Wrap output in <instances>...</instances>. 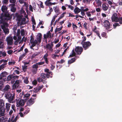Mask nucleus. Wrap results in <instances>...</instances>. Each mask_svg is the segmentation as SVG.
<instances>
[{"mask_svg":"<svg viewBox=\"0 0 122 122\" xmlns=\"http://www.w3.org/2000/svg\"><path fill=\"white\" fill-rule=\"evenodd\" d=\"M89 10L88 8L85 7H81L80 9L77 7L75 8L74 10V12L75 14H78L81 11V14L82 16H84L85 15V12Z\"/></svg>","mask_w":122,"mask_h":122,"instance_id":"1","label":"nucleus"},{"mask_svg":"<svg viewBox=\"0 0 122 122\" xmlns=\"http://www.w3.org/2000/svg\"><path fill=\"white\" fill-rule=\"evenodd\" d=\"M111 19L112 22H119L120 23L122 24V17L119 18L116 13H114Z\"/></svg>","mask_w":122,"mask_h":122,"instance_id":"2","label":"nucleus"},{"mask_svg":"<svg viewBox=\"0 0 122 122\" xmlns=\"http://www.w3.org/2000/svg\"><path fill=\"white\" fill-rule=\"evenodd\" d=\"M21 14L22 15L21 16L19 15L18 13H16L15 14V16L17 18L18 20L19 21L21 20V19L22 18V16H25L26 14V13L25 11L24 10L23 8L22 7L20 10Z\"/></svg>","mask_w":122,"mask_h":122,"instance_id":"3","label":"nucleus"},{"mask_svg":"<svg viewBox=\"0 0 122 122\" xmlns=\"http://www.w3.org/2000/svg\"><path fill=\"white\" fill-rule=\"evenodd\" d=\"M11 18L10 15L8 13H6L4 15L1 14V15L0 18L1 20H9L11 19Z\"/></svg>","mask_w":122,"mask_h":122,"instance_id":"4","label":"nucleus"},{"mask_svg":"<svg viewBox=\"0 0 122 122\" xmlns=\"http://www.w3.org/2000/svg\"><path fill=\"white\" fill-rule=\"evenodd\" d=\"M81 43L85 50L89 46L91 45L90 42L88 41L84 42V41H82Z\"/></svg>","mask_w":122,"mask_h":122,"instance_id":"5","label":"nucleus"},{"mask_svg":"<svg viewBox=\"0 0 122 122\" xmlns=\"http://www.w3.org/2000/svg\"><path fill=\"white\" fill-rule=\"evenodd\" d=\"M7 41V44L11 45H12L13 43V39L12 37L9 36L7 37L6 39Z\"/></svg>","mask_w":122,"mask_h":122,"instance_id":"6","label":"nucleus"},{"mask_svg":"<svg viewBox=\"0 0 122 122\" xmlns=\"http://www.w3.org/2000/svg\"><path fill=\"white\" fill-rule=\"evenodd\" d=\"M20 32H21V35L22 36H24L25 34V31L24 29H21L20 30L19 29L17 30L16 34L17 36H18L20 35Z\"/></svg>","mask_w":122,"mask_h":122,"instance_id":"7","label":"nucleus"},{"mask_svg":"<svg viewBox=\"0 0 122 122\" xmlns=\"http://www.w3.org/2000/svg\"><path fill=\"white\" fill-rule=\"evenodd\" d=\"M7 75V73L5 71L2 72L0 74V81L1 83L3 82L2 81V77H5Z\"/></svg>","mask_w":122,"mask_h":122,"instance_id":"8","label":"nucleus"},{"mask_svg":"<svg viewBox=\"0 0 122 122\" xmlns=\"http://www.w3.org/2000/svg\"><path fill=\"white\" fill-rule=\"evenodd\" d=\"M75 50L77 54H80L82 51V49L81 47H76L75 48Z\"/></svg>","mask_w":122,"mask_h":122,"instance_id":"9","label":"nucleus"},{"mask_svg":"<svg viewBox=\"0 0 122 122\" xmlns=\"http://www.w3.org/2000/svg\"><path fill=\"white\" fill-rule=\"evenodd\" d=\"M42 39V35L40 33H38L36 36V40L37 41V43H40Z\"/></svg>","mask_w":122,"mask_h":122,"instance_id":"10","label":"nucleus"},{"mask_svg":"<svg viewBox=\"0 0 122 122\" xmlns=\"http://www.w3.org/2000/svg\"><path fill=\"white\" fill-rule=\"evenodd\" d=\"M24 104V102L23 100L21 99L19 101L17 102H16V106L19 107L20 106H23Z\"/></svg>","mask_w":122,"mask_h":122,"instance_id":"11","label":"nucleus"},{"mask_svg":"<svg viewBox=\"0 0 122 122\" xmlns=\"http://www.w3.org/2000/svg\"><path fill=\"white\" fill-rule=\"evenodd\" d=\"M30 41L31 43L32 44V46L33 47L35 46L37 44V41L35 40L34 41V38L32 36H31Z\"/></svg>","mask_w":122,"mask_h":122,"instance_id":"12","label":"nucleus"},{"mask_svg":"<svg viewBox=\"0 0 122 122\" xmlns=\"http://www.w3.org/2000/svg\"><path fill=\"white\" fill-rule=\"evenodd\" d=\"M104 26L106 27L107 29L109 28L110 25V24L109 21L107 20H105L104 22Z\"/></svg>","mask_w":122,"mask_h":122,"instance_id":"13","label":"nucleus"},{"mask_svg":"<svg viewBox=\"0 0 122 122\" xmlns=\"http://www.w3.org/2000/svg\"><path fill=\"white\" fill-rule=\"evenodd\" d=\"M9 7H10V10L11 11L14 12L16 10V8L15 7V4H10Z\"/></svg>","mask_w":122,"mask_h":122,"instance_id":"14","label":"nucleus"},{"mask_svg":"<svg viewBox=\"0 0 122 122\" xmlns=\"http://www.w3.org/2000/svg\"><path fill=\"white\" fill-rule=\"evenodd\" d=\"M19 81L18 80H16L15 83L13 85V89H15L17 87L19 83Z\"/></svg>","mask_w":122,"mask_h":122,"instance_id":"15","label":"nucleus"},{"mask_svg":"<svg viewBox=\"0 0 122 122\" xmlns=\"http://www.w3.org/2000/svg\"><path fill=\"white\" fill-rule=\"evenodd\" d=\"M1 28L5 34H7L9 33V30L8 29L6 28L4 25H1Z\"/></svg>","mask_w":122,"mask_h":122,"instance_id":"16","label":"nucleus"},{"mask_svg":"<svg viewBox=\"0 0 122 122\" xmlns=\"http://www.w3.org/2000/svg\"><path fill=\"white\" fill-rule=\"evenodd\" d=\"M108 5L106 3L103 4L102 5V7L104 11H106L108 8Z\"/></svg>","mask_w":122,"mask_h":122,"instance_id":"17","label":"nucleus"},{"mask_svg":"<svg viewBox=\"0 0 122 122\" xmlns=\"http://www.w3.org/2000/svg\"><path fill=\"white\" fill-rule=\"evenodd\" d=\"M52 36H51V34L50 32H49L46 34L44 35V37L45 38H51Z\"/></svg>","mask_w":122,"mask_h":122,"instance_id":"18","label":"nucleus"},{"mask_svg":"<svg viewBox=\"0 0 122 122\" xmlns=\"http://www.w3.org/2000/svg\"><path fill=\"white\" fill-rule=\"evenodd\" d=\"M5 109L4 108H0V116H4L5 114Z\"/></svg>","mask_w":122,"mask_h":122,"instance_id":"19","label":"nucleus"},{"mask_svg":"<svg viewBox=\"0 0 122 122\" xmlns=\"http://www.w3.org/2000/svg\"><path fill=\"white\" fill-rule=\"evenodd\" d=\"M49 75H48V73L46 74L43 73L41 74V76L42 79H46V77L48 78L49 77Z\"/></svg>","mask_w":122,"mask_h":122,"instance_id":"20","label":"nucleus"},{"mask_svg":"<svg viewBox=\"0 0 122 122\" xmlns=\"http://www.w3.org/2000/svg\"><path fill=\"white\" fill-rule=\"evenodd\" d=\"M34 99L30 98L27 102V105L30 106L34 103Z\"/></svg>","mask_w":122,"mask_h":122,"instance_id":"21","label":"nucleus"},{"mask_svg":"<svg viewBox=\"0 0 122 122\" xmlns=\"http://www.w3.org/2000/svg\"><path fill=\"white\" fill-rule=\"evenodd\" d=\"M95 1L98 6H101L102 4V1L100 0H95Z\"/></svg>","mask_w":122,"mask_h":122,"instance_id":"22","label":"nucleus"},{"mask_svg":"<svg viewBox=\"0 0 122 122\" xmlns=\"http://www.w3.org/2000/svg\"><path fill=\"white\" fill-rule=\"evenodd\" d=\"M7 8L6 6L3 5L1 7V10L3 12H6L7 11Z\"/></svg>","mask_w":122,"mask_h":122,"instance_id":"23","label":"nucleus"},{"mask_svg":"<svg viewBox=\"0 0 122 122\" xmlns=\"http://www.w3.org/2000/svg\"><path fill=\"white\" fill-rule=\"evenodd\" d=\"M30 95L29 94H26L25 95L24 97V99L25 100L28 99L29 98Z\"/></svg>","mask_w":122,"mask_h":122,"instance_id":"24","label":"nucleus"},{"mask_svg":"<svg viewBox=\"0 0 122 122\" xmlns=\"http://www.w3.org/2000/svg\"><path fill=\"white\" fill-rule=\"evenodd\" d=\"M48 55L47 53L46 54L43 56V58H44V60H45L46 63H48V61L47 60V57L48 56Z\"/></svg>","mask_w":122,"mask_h":122,"instance_id":"25","label":"nucleus"},{"mask_svg":"<svg viewBox=\"0 0 122 122\" xmlns=\"http://www.w3.org/2000/svg\"><path fill=\"white\" fill-rule=\"evenodd\" d=\"M11 105V104L7 103L6 104V108L7 110V111L8 112L10 110V107Z\"/></svg>","mask_w":122,"mask_h":122,"instance_id":"26","label":"nucleus"},{"mask_svg":"<svg viewBox=\"0 0 122 122\" xmlns=\"http://www.w3.org/2000/svg\"><path fill=\"white\" fill-rule=\"evenodd\" d=\"M4 106L3 101L1 99L0 100V108H4L3 107Z\"/></svg>","mask_w":122,"mask_h":122,"instance_id":"27","label":"nucleus"},{"mask_svg":"<svg viewBox=\"0 0 122 122\" xmlns=\"http://www.w3.org/2000/svg\"><path fill=\"white\" fill-rule=\"evenodd\" d=\"M52 46L50 45L49 44H48L46 45V47L50 51H53V49H52Z\"/></svg>","mask_w":122,"mask_h":122,"instance_id":"28","label":"nucleus"},{"mask_svg":"<svg viewBox=\"0 0 122 122\" xmlns=\"http://www.w3.org/2000/svg\"><path fill=\"white\" fill-rule=\"evenodd\" d=\"M24 47V46H23L20 48V49L19 50H17L16 51H14V52H15V53H17L21 51H22Z\"/></svg>","mask_w":122,"mask_h":122,"instance_id":"29","label":"nucleus"},{"mask_svg":"<svg viewBox=\"0 0 122 122\" xmlns=\"http://www.w3.org/2000/svg\"><path fill=\"white\" fill-rule=\"evenodd\" d=\"M53 9L55 10V12L56 13H58L59 11V8L57 6H55L53 7Z\"/></svg>","mask_w":122,"mask_h":122,"instance_id":"30","label":"nucleus"},{"mask_svg":"<svg viewBox=\"0 0 122 122\" xmlns=\"http://www.w3.org/2000/svg\"><path fill=\"white\" fill-rule=\"evenodd\" d=\"M57 15H54L52 19V20L51 23V25H52L54 21L55 20V19L56 17H57Z\"/></svg>","mask_w":122,"mask_h":122,"instance_id":"31","label":"nucleus"},{"mask_svg":"<svg viewBox=\"0 0 122 122\" xmlns=\"http://www.w3.org/2000/svg\"><path fill=\"white\" fill-rule=\"evenodd\" d=\"M8 61L7 60H4V59H2L0 61V62L1 63L3 62L4 63L2 64H5V65H6L7 64V62Z\"/></svg>","mask_w":122,"mask_h":122,"instance_id":"32","label":"nucleus"},{"mask_svg":"<svg viewBox=\"0 0 122 122\" xmlns=\"http://www.w3.org/2000/svg\"><path fill=\"white\" fill-rule=\"evenodd\" d=\"M15 63V61H9L8 64L10 65H14Z\"/></svg>","mask_w":122,"mask_h":122,"instance_id":"33","label":"nucleus"},{"mask_svg":"<svg viewBox=\"0 0 122 122\" xmlns=\"http://www.w3.org/2000/svg\"><path fill=\"white\" fill-rule=\"evenodd\" d=\"M50 1L49 0H46L45 2V4L46 5H51V2H50Z\"/></svg>","mask_w":122,"mask_h":122,"instance_id":"34","label":"nucleus"},{"mask_svg":"<svg viewBox=\"0 0 122 122\" xmlns=\"http://www.w3.org/2000/svg\"><path fill=\"white\" fill-rule=\"evenodd\" d=\"M59 56V55H57L56 54H54L52 55L51 56L52 58L53 59H56V57H58Z\"/></svg>","mask_w":122,"mask_h":122,"instance_id":"35","label":"nucleus"},{"mask_svg":"<svg viewBox=\"0 0 122 122\" xmlns=\"http://www.w3.org/2000/svg\"><path fill=\"white\" fill-rule=\"evenodd\" d=\"M76 53L74 52L73 50L71 52V53L70 55V56L72 57L75 56V55Z\"/></svg>","mask_w":122,"mask_h":122,"instance_id":"36","label":"nucleus"},{"mask_svg":"<svg viewBox=\"0 0 122 122\" xmlns=\"http://www.w3.org/2000/svg\"><path fill=\"white\" fill-rule=\"evenodd\" d=\"M14 117H12L11 119V121H12V122H15L17 121V118L16 117H15L14 118V119L13 120L14 118Z\"/></svg>","mask_w":122,"mask_h":122,"instance_id":"37","label":"nucleus"},{"mask_svg":"<svg viewBox=\"0 0 122 122\" xmlns=\"http://www.w3.org/2000/svg\"><path fill=\"white\" fill-rule=\"evenodd\" d=\"M75 60L74 58H72L71 60L68 61V63L70 64H71L74 62L75 61Z\"/></svg>","mask_w":122,"mask_h":122,"instance_id":"38","label":"nucleus"},{"mask_svg":"<svg viewBox=\"0 0 122 122\" xmlns=\"http://www.w3.org/2000/svg\"><path fill=\"white\" fill-rule=\"evenodd\" d=\"M23 70L24 71H25L27 68V66L25 65L22 66Z\"/></svg>","mask_w":122,"mask_h":122,"instance_id":"39","label":"nucleus"},{"mask_svg":"<svg viewBox=\"0 0 122 122\" xmlns=\"http://www.w3.org/2000/svg\"><path fill=\"white\" fill-rule=\"evenodd\" d=\"M24 82L26 84H27L29 81H28V79L27 77H24Z\"/></svg>","mask_w":122,"mask_h":122,"instance_id":"40","label":"nucleus"},{"mask_svg":"<svg viewBox=\"0 0 122 122\" xmlns=\"http://www.w3.org/2000/svg\"><path fill=\"white\" fill-rule=\"evenodd\" d=\"M34 92H37L40 90V87H39L38 88L36 87L34 88Z\"/></svg>","mask_w":122,"mask_h":122,"instance_id":"41","label":"nucleus"},{"mask_svg":"<svg viewBox=\"0 0 122 122\" xmlns=\"http://www.w3.org/2000/svg\"><path fill=\"white\" fill-rule=\"evenodd\" d=\"M32 71L33 74H35L36 73L37 71V69L36 68H33Z\"/></svg>","mask_w":122,"mask_h":122,"instance_id":"42","label":"nucleus"},{"mask_svg":"<svg viewBox=\"0 0 122 122\" xmlns=\"http://www.w3.org/2000/svg\"><path fill=\"white\" fill-rule=\"evenodd\" d=\"M10 88V86H9L7 85H6L5 88V90L6 91H8L9 89Z\"/></svg>","mask_w":122,"mask_h":122,"instance_id":"43","label":"nucleus"},{"mask_svg":"<svg viewBox=\"0 0 122 122\" xmlns=\"http://www.w3.org/2000/svg\"><path fill=\"white\" fill-rule=\"evenodd\" d=\"M25 54L24 53L22 55H21L19 57V59L20 60L23 57H24Z\"/></svg>","mask_w":122,"mask_h":122,"instance_id":"44","label":"nucleus"},{"mask_svg":"<svg viewBox=\"0 0 122 122\" xmlns=\"http://www.w3.org/2000/svg\"><path fill=\"white\" fill-rule=\"evenodd\" d=\"M13 77V76L12 75H9L7 77V79L8 80H10Z\"/></svg>","mask_w":122,"mask_h":122,"instance_id":"45","label":"nucleus"},{"mask_svg":"<svg viewBox=\"0 0 122 122\" xmlns=\"http://www.w3.org/2000/svg\"><path fill=\"white\" fill-rule=\"evenodd\" d=\"M4 47L3 43L2 42H0V48H3Z\"/></svg>","mask_w":122,"mask_h":122,"instance_id":"46","label":"nucleus"},{"mask_svg":"<svg viewBox=\"0 0 122 122\" xmlns=\"http://www.w3.org/2000/svg\"><path fill=\"white\" fill-rule=\"evenodd\" d=\"M38 65L37 64V63H36V64L34 65L33 66V68H36L37 69V68L38 67Z\"/></svg>","mask_w":122,"mask_h":122,"instance_id":"47","label":"nucleus"},{"mask_svg":"<svg viewBox=\"0 0 122 122\" xmlns=\"http://www.w3.org/2000/svg\"><path fill=\"white\" fill-rule=\"evenodd\" d=\"M86 12V14L87 16L88 17H91V13L90 12L88 11Z\"/></svg>","mask_w":122,"mask_h":122,"instance_id":"48","label":"nucleus"},{"mask_svg":"<svg viewBox=\"0 0 122 122\" xmlns=\"http://www.w3.org/2000/svg\"><path fill=\"white\" fill-rule=\"evenodd\" d=\"M62 27H61L59 28H57L55 30V32H57L61 30L62 29Z\"/></svg>","mask_w":122,"mask_h":122,"instance_id":"49","label":"nucleus"},{"mask_svg":"<svg viewBox=\"0 0 122 122\" xmlns=\"http://www.w3.org/2000/svg\"><path fill=\"white\" fill-rule=\"evenodd\" d=\"M45 72H47V73L46 74L48 73V75H49L51 73V72H49V70L48 69H46L45 70Z\"/></svg>","mask_w":122,"mask_h":122,"instance_id":"50","label":"nucleus"},{"mask_svg":"<svg viewBox=\"0 0 122 122\" xmlns=\"http://www.w3.org/2000/svg\"><path fill=\"white\" fill-rule=\"evenodd\" d=\"M67 5L68 6V8L72 10H73L74 7L70 5Z\"/></svg>","mask_w":122,"mask_h":122,"instance_id":"51","label":"nucleus"},{"mask_svg":"<svg viewBox=\"0 0 122 122\" xmlns=\"http://www.w3.org/2000/svg\"><path fill=\"white\" fill-rule=\"evenodd\" d=\"M5 64H2L0 66V71L3 68L5 67Z\"/></svg>","mask_w":122,"mask_h":122,"instance_id":"52","label":"nucleus"},{"mask_svg":"<svg viewBox=\"0 0 122 122\" xmlns=\"http://www.w3.org/2000/svg\"><path fill=\"white\" fill-rule=\"evenodd\" d=\"M87 23L86 22H85L84 23L83 25L84 27L86 29H87Z\"/></svg>","mask_w":122,"mask_h":122,"instance_id":"53","label":"nucleus"},{"mask_svg":"<svg viewBox=\"0 0 122 122\" xmlns=\"http://www.w3.org/2000/svg\"><path fill=\"white\" fill-rule=\"evenodd\" d=\"M92 0H83L84 1V2H86V3L90 4V2Z\"/></svg>","mask_w":122,"mask_h":122,"instance_id":"54","label":"nucleus"},{"mask_svg":"<svg viewBox=\"0 0 122 122\" xmlns=\"http://www.w3.org/2000/svg\"><path fill=\"white\" fill-rule=\"evenodd\" d=\"M72 27L73 28V29L74 30H76L77 27L76 25L74 24H73Z\"/></svg>","mask_w":122,"mask_h":122,"instance_id":"55","label":"nucleus"},{"mask_svg":"<svg viewBox=\"0 0 122 122\" xmlns=\"http://www.w3.org/2000/svg\"><path fill=\"white\" fill-rule=\"evenodd\" d=\"M32 84L33 85H36L37 84V81L36 80H34L32 82Z\"/></svg>","mask_w":122,"mask_h":122,"instance_id":"56","label":"nucleus"},{"mask_svg":"<svg viewBox=\"0 0 122 122\" xmlns=\"http://www.w3.org/2000/svg\"><path fill=\"white\" fill-rule=\"evenodd\" d=\"M42 77H41V76L38 79V81L39 82L42 81H43V79H42Z\"/></svg>","mask_w":122,"mask_h":122,"instance_id":"57","label":"nucleus"},{"mask_svg":"<svg viewBox=\"0 0 122 122\" xmlns=\"http://www.w3.org/2000/svg\"><path fill=\"white\" fill-rule=\"evenodd\" d=\"M39 2L40 4V7L42 8H44V6L43 5V3L41 1H40Z\"/></svg>","mask_w":122,"mask_h":122,"instance_id":"58","label":"nucleus"},{"mask_svg":"<svg viewBox=\"0 0 122 122\" xmlns=\"http://www.w3.org/2000/svg\"><path fill=\"white\" fill-rule=\"evenodd\" d=\"M119 25V24L118 23H116L114 24L113 25V26L114 28H115L117 26H118Z\"/></svg>","mask_w":122,"mask_h":122,"instance_id":"59","label":"nucleus"},{"mask_svg":"<svg viewBox=\"0 0 122 122\" xmlns=\"http://www.w3.org/2000/svg\"><path fill=\"white\" fill-rule=\"evenodd\" d=\"M32 22L33 24H34V25H36V23L34 19L33 18H32Z\"/></svg>","mask_w":122,"mask_h":122,"instance_id":"60","label":"nucleus"},{"mask_svg":"<svg viewBox=\"0 0 122 122\" xmlns=\"http://www.w3.org/2000/svg\"><path fill=\"white\" fill-rule=\"evenodd\" d=\"M13 52V51H12L10 50L7 51V53L8 54L10 55Z\"/></svg>","mask_w":122,"mask_h":122,"instance_id":"61","label":"nucleus"},{"mask_svg":"<svg viewBox=\"0 0 122 122\" xmlns=\"http://www.w3.org/2000/svg\"><path fill=\"white\" fill-rule=\"evenodd\" d=\"M37 63L38 65H41L44 64V62H38Z\"/></svg>","mask_w":122,"mask_h":122,"instance_id":"62","label":"nucleus"},{"mask_svg":"<svg viewBox=\"0 0 122 122\" xmlns=\"http://www.w3.org/2000/svg\"><path fill=\"white\" fill-rule=\"evenodd\" d=\"M61 45V44L60 43H58L56 46L55 47L56 48H58Z\"/></svg>","mask_w":122,"mask_h":122,"instance_id":"63","label":"nucleus"},{"mask_svg":"<svg viewBox=\"0 0 122 122\" xmlns=\"http://www.w3.org/2000/svg\"><path fill=\"white\" fill-rule=\"evenodd\" d=\"M12 109L14 111H15V105H13L11 106Z\"/></svg>","mask_w":122,"mask_h":122,"instance_id":"64","label":"nucleus"}]
</instances>
